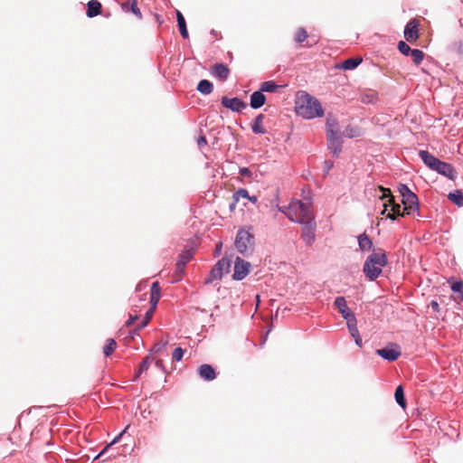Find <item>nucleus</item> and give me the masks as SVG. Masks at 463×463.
Returning <instances> with one entry per match:
<instances>
[{
    "instance_id": "f257e3e1",
    "label": "nucleus",
    "mask_w": 463,
    "mask_h": 463,
    "mask_svg": "<svg viewBox=\"0 0 463 463\" xmlns=\"http://www.w3.org/2000/svg\"><path fill=\"white\" fill-rule=\"evenodd\" d=\"M295 109L298 115L307 119L324 116V109L320 101L306 91H298L297 93Z\"/></svg>"
},
{
    "instance_id": "f03ea898",
    "label": "nucleus",
    "mask_w": 463,
    "mask_h": 463,
    "mask_svg": "<svg viewBox=\"0 0 463 463\" xmlns=\"http://www.w3.org/2000/svg\"><path fill=\"white\" fill-rule=\"evenodd\" d=\"M388 264L386 253L383 250L378 249L370 254L364 264L363 271L370 280H375L383 271V268Z\"/></svg>"
},
{
    "instance_id": "7ed1b4c3",
    "label": "nucleus",
    "mask_w": 463,
    "mask_h": 463,
    "mask_svg": "<svg viewBox=\"0 0 463 463\" xmlns=\"http://www.w3.org/2000/svg\"><path fill=\"white\" fill-rule=\"evenodd\" d=\"M419 156L430 169L438 172L450 180H454L456 178L457 173L452 165L440 161L426 150H420L419 152Z\"/></svg>"
},
{
    "instance_id": "20e7f679",
    "label": "nucleus",
    "mask_w": 463,
    "mask_h": 463,
    "mask_svg": "<svg viewBox=\"0 0 463 463\" xmlns=\"http://www.w3.org/2000/svg\"><path fill=\"white\" fill-rule=\"evenodd\" d=\"M287 216L290 221L303 222L314 219L311 205L299 200H293L287 208Z\"/></svg>"
},
{
    "instance_id": "39448f33",
    "label": "nucleus",
    "mask_w": 463,
    "mask_h": 463,
    "mask_svg": "<svg viewBox=\"0 0 463 463\" xmlns=\"http://www.w3.org/2000/svg\"><path fill=\"white\" fill-rule=\"evenodd\" d=\"M378 189L383 193L380 196V199L384 200L387 198V201L383 203L384 210L383 213H384L388 206H392V213L387 214V218L395 220L398 216L407 215L406 213H403V211L401 212L400 204L394 203L393 196L392 195L391 190L389 188H384L380 185L378 186Z\"/></svg>"
},
{
    "instance_id": "423d86ee",
    "label": "nucleus",
    "mask_w": 463,
    "mask_h": 463,
    "mask_svg": "<svg viewBox=\"0 0 463 463\" xmlns=\"http://www.w3.org/2000/svg\"><path fill=\"white\" fill-rule=\"evenodd\" d=\"M232 261L227 258H222L211 269L209 276L205 279V284H211L214 280H219L223 274L228 273L231 269Z\"/></svg>"
},
{
    "instance_id": "0eeeda50",
    "label": "nucleus",
    "mask_w": 463,
    "mask_h": 463,
    "mask_svg": "<svg viewBox=\"0 0 463 463\" xmlns=\"http://www.w3.org/2000/svg\"><path fill=\"white\" fill-rule=\"evenodd\" d=\"M253 237L252 235L244 230H240L237 233L236 239H235V247L237 250L244 254L249 247H250L253 244Z\"/></svg>"
},
{
    "instance_id": "6e6552de",
    "label": "nucleus",
    "mask_w": 463,
    "mask_h": 463,
    "mask_svg": "<svg viewBox=\"0 0 463 463\" xmlns=\"http://www.w3.org/2000/svg\"><path fill=\"white\" fill-rule=\"evenodd\" d=\"M402 203L403 204V213L408 215L411 214L419 208V200L414 193L403 194Z\"/></svg>"
},
{
    "instance_id": "1a4fd4ad",
    "label": "nucleus",
    "mask_w": 463,
    "mask_h": 463,
    "mask_svg": "<svg viewBox=\"0 0 463 463\" xmlns=\"http://www.w3.org/2000/svg\"><path fill=\"white\" fill-rule=\"evenodd\" d=\"M250 263L237 257L234 264L233 279L236 280L243 279L250 271Z\"/></svg>"
},
{
    "instance_id": "9d476101",
    "label": "nucleus",
    "mask_w": 463,
    "mask_h": 463,
    "mask_svg": "<svg viewBox=\"0 0 463 463\" xmlns=\"http://www.w3.org/2000/svg\"><path fill=\"white\" fill-rule=\"evenodd\" d=\"M300 224H302V238L307 244L310 245L315 240L316 222L314 219H308Z\"/></svg>"
},
{
    "instance_id": "9b49d317",
    "label": "nucleus",
    "mask_w": 463,
    "mask_h": 463,
    "mask_svg": "<svg viewBox=\"0 0 463 463\" xmlns=\"http://www.w3.org/2000/svg\"><path fill=\"white\" fill-rule=\"evenodd\" d=\"M419 21L411 19L405 26L404 38L407 42L413 43L419 38Z\"/></svg>"
},
{
    "instance_id": "f8f14e48",
    "label": "nucleus",
    "mask_w": 463,
    "mask_h": 463,
    "mask_svg": "<svg viewBox=\"0 0 463 463\" xmlns=\"http://www.w3.org/2000/svg\"><path fill=\"white\" fill-rule=\"evenodd\" d=\"M327 147L335 156H338L342 151L341 134L326 135Z\"/></svg>"
},
{
    "instance_id": "ddd939ff",
    "label": "nucleus",
    "mask_w": 463,
    "mask_h": 463,
    "mask_svg": "<svg viewBox=\"0 0 463 463\" xmlns=\"http://www.w3.org/2000/svg\"><path fill=\"white\" fill-rule=\"evenodd\" d=\"M335 306L342 315V317L347 321L355 318L354 314L352 310L347 307L346 300L344 297H337L335 299Z\"/></svg>"
},
{
    "instance_id": "4468645a",
    "label": "nucleus",
    "mask_w": 463,
    "mask_h": 463,
    "mask_svg": "<svg viewBox=\"0 0 463 463\" xmlns=\"http://www.w3.org/2000/svg\"><path fill=\"white\" fill-rule=\"evenodd\" d=\"M222 105L232 111L240 112L247 107V104L238 98L229 99L223 97L222 99Z\"/></svg>"
},
{
    "instance_id": "2eb2a0df",
    "label": "nucleus",
    "mask_w": 463,
    "mask_h": 463,
    "mask_svg": "<svg viewBox=\"0 0 463 463\" xmlns=\"http://www.w3.org/2000/svg\"><path fill=\"white\" fill-rule=\"evenodd\" d=\"M376 354L382 358L392 362L400 357L401 351L399 350L398 346H396L395 348L385 347L382 349H377Z\"/></svg>"
},
{
    "instance_id": "dca6fc26",
    "label": "nucleus",
    "mask_w": 463,
    "mask_h": 463,
    "mask_svg": "<svg viewBox=\"0 0 463 463\" xmlns=\"http://www.w3.org/2000/svg\"><path fill=\"white\" fill-rule=\"evenodd\" d=\"M200 377L205 381H213L216 378L214 368L210 364H202L198 368Z\"/></svg>"
},
{
    "instance_id": "f3484780",
    "label": "nucleus",
    "mask_w": 463,
    "mask_h": 463,
    "mask_svg": "<svg viewBox=\"0 0 463 463\" xmlns=\"http://www.w3.org/2000/svg\"><path fill=\"white\" fill-rule=\"evenodd\" d=\"M326 135L340 134L338 120L332 114H328L326 122Z\"/></svg>"
},
{
    "instance_id": "a211bd4d",
    "label": "nucleus",
    "mask_w": 463,
    "mask_h": 463,
    "mask_svg": "<svg viewBox=\"0 0 463 463\" xmlns=\"http://www.w3.org/2000/svg\"><path fill=\"white\" fill-rule=\"evenodd\" d=\"M363 61L362 57H354V58H349L343 62L336 64V69H342L345 71H350L355 69L358 65H360Z\"/></svg>"
},
{
    "instance_id": "6ab92c4d",
    "label": "nucleus",
    "mask_w": 463,
    "mask_h": 463,
    "mask_svg": "<svg viewBox=\"0 0 463 463\" xmlns=\"http://www.w3.org/2000/svg\"><path fill=\"white\" fill-rule=\"evenodd\" d=\"M212 72L221 80H225L229 77L230 70L228 66L223 63H216L213 65Z\"/></svg>"
},
{
    "instance_id": "aec40b11",
    "label": "nucleus",
    "mask_w": 463,
    "mask_h": 463,
    "mask_svg": "<svg viewBox=\"0 0 463 463\" xmlns=\"http://www.w3.org/2000/svg\"><path fill=\"white\" fill-rule=\"evenodd\" d=\"M161 297V288L157 281L153 282L150 289V304L153 308L156 307V305Z\"/></svg>"
},
{
    "instance_id": "412c9836",
    "label": "nucleus",
    "mask_w": 463,
    "mask_h": 463,
    "mask_svg": "<svg viewBox=\"0 0 463 463\" xmlns=\"http://www.w3.org/2000/svg\"><path fill=\"white\" fill-rule=\"evenodd\" d=\"M266 97L263 92L260 90L254 91L250 96V107L252 109H259L265 104Z\"/></svg>"
},
{
    "instance_id": "4be33fe9",
    "label": "nucleus",
    "mask_w": 463,
    "mask_h": 463,
    "mask_svg": "<svg viewBox=\"0 0 463 463\" xmlns=\"http://www.w3.org/2000/svg\"><path fill=\"white\" fill-rule=\"evenodd\" d=\"M101 4L97 0H90L88 3L87 15L94 17L101 13Z\"/></svg>"
},
{
    "instance_id": "5701e85b",
    "label": "nucleus",
    "mask_w": 463,
    "mask_h": 463,
    "mask_svg": "<svg viewBox=\"0 0 463 463\" xmlns=\"http://www.w3.org/2000/svg\"><path fill=\"white\" fill-rule=\"evenodd\" d=\"M358 245L362 251H369L373 248V241L365 232L358 236Z\"/></svg>"
},
{
    "instance_id": "b1692460",
    "label": "nucleus",
    "mask_w": 463,
    "mask_h": 463,
    "mask_svg": "<svg viewBox=\"0 0 463 463\" xmlns=\"http://www.w3.org/2000/svg\"><path fill=\"white\" fill-rule=\"evenodd\" d=\"M263 119H264V115L260 114L255 118L254 121L252 122L251 128L255 134L266 133V129L263 127Z\"/></svg>"
},
{
    "instance_id": "393cba45",
    "label": "nucleus",
    "mask_w": 463,
    "mask_h": 463,
    "mask_svg": "<svg viewBox=\"0 0 463 463\" xmlns=\"http://www.w3.org/2000/svg\"><path fill=\"white\" fill-rule=\"evenodd\" d=\"M177 24L183 38L187 39L189 34L186 28L185 20L180 11H176Z\"/></svg>"
},
{
    "instance_id": "a878e982",
    "label": "nucleus",
    "mask_w": 463,
    "mask_h": 463,
    "mask_svg": "<svg viewBox=\"0 0 463 463\" xmlns=\"http://www.w3.org/2000/svg\"><path fill=\"white\" fill-rule=\"evenodd\" d=\"M194 254V249H185L179 255L178 260L180 263H183L184 266L193 259Z\"/></svg>"
},
{
    "instance_id": "bb28decb",
    "label": "nucleus",
    "mask_w": 463,
    "mask_h": 463,
    "mask_svg": "<svg viewBox=\"0 0 463 463\" xmlns=\"http://www.w3.org/2000/svg\"><path fill=\"white\" fill-rule=\"evenodd\" d=\"M449 200L458 206H463V193L460 190H456L453 193L448 194Z\"/></svg>"
},
{
    "instance_id": "cd10ccee",
    "label": "nucleus",
    "mask_w": 463,
    "mask_h": 463,
    "mask_svg": "<svg viewBox=\"0 0 463 463\" xmlns=\"http://www.w3.org/2000/svg\"><path fill=\"white\" fill-rule=\"evenodd\" d=\"M280 86L276 84L273 80H268L261 83L260 90L262 92H276Z\"/></svg>"
},
{
    "instance_id": "c85d7f7f",
    "label": "nucleus",
    "mask_w": 463,
    "mask_h": 463,
    "mask_svg": "<svg viewBox=\"0 0 463 463\" xmlns=\"http://www.w3.org/2000/svg\"><path fill=\"white\" fill-rule=\"evenodd\" d=\"M197 90L203 94H210L213 91V84L207 80H202L197 85Z\"/></svg>"
},
{
    "instance_id": "c756f323",
    "label": "nucleus",
    "mask_w": 463,
    "mask_h": 463,
    "mask_svg": "<svg viewBox=\"0 0 463 463\" xmlns=\"http://www.w3.org/2000/svg\"><path fill=\"white\" fill-rule=\"evenodd\" d=\"M250 196L248 191L246 189H239L233 194V203L231 204L230 208L232 210L235 208L236 203L239 202L240 198H246L248 199Z\"/></svg>"
},
{
    "instance_id": "7c9ffc66",
    "label": "nucleus",
    "mask_w": 463,
    "mask_h": 463,
    "mask_svg": "<svg viewBox=\"0 0 463 463\" xmlns=\"http://www.w3.org/2000/svg\"><path fill=\"white\" fill-rule=\"evenodd\" d=\"M394 396H395V400H396L397 403L402 409H405V407H406V400H405V397H404V392H403V388H402V385H399L396 388Z\"/></svg>"
},
{
    "instance_id": "2f4dec72",
    "label": "nucleus",
    "mask_w": 463,
    "mask_h": 463,
    "mask_svg": "<svg viewBox=\"0 0 463 463\" xmlns=\"http://www.w3.org/2000/svg\"><path fill=\"white\" fill-rule=\"evenodd\" d=\"M116 347H117L116 341L112 338H109L107 340V343H106L105 346L103 347V354H105V356L108 357L116 350Z\"/></svg>"
},
{
    "instance_id": "473e14b6",
    "label": "nucleus",
    "mask_w": 463,
    "mask_h": 463,
    "mask_svg": "<svg viewBox=\"0 0 463 463\" xmlns=\"http://www.w3.org/2000/svg\"><path fill=\"white\" fill-rule=\"evenodd\" d=\"M346 324H347L349 332H350L351 335L354 338L360 335L359 331H358V328H357V320H356V318H353V319L347 321Z\"/></svg>"
},
{
    "instance_id": "72a5a7b5",
    "label": "nucleus",
    "mask_w": 463,
    "mask_h": 463,
    "mask_svg": "<svg viewBox=\"0 0 463 463\" xmlns=\"http://www.w3.org/2000/svg\"><path fill=\"white\" fill-rule=\"evenodd\" d=\"M307 36L308 35L307 31L304 28L300 27L297 30L294 40L298 43H302L304 41L307 40Z\"/></svg>"
},
{
    "instance_id": "f704fd0d",
    "label": "nucleus",
    "mask_w": 463,
    "mask_h": 463,
    "mask_svg": "<svg viewBox=\"0 0 463 463\" xmlns=\"http://www.w3.org/2000/svg\"><path fill=\"white\" fill-rule=\"evenodd\" d=\"M155 310H156V308H153V307H150V308L146 311L144 319L137 326V329H141V328L145 327L149 323V321L151 320V318L154 315Z\"/></svg>"
},
{
    "instance_id": "c9c22d12",
    "label": "nucleus",
    "mask_w": 463,
    "mask_h": 463,
    "mask_svg": "<svg viewBox=\"0 0 463 463\" xmlns=\"http://www.w3.org/2000/svg\"><path fill=\"white\" fill-rule=\"evenodd\" d=\"M411 55L412 61L417 65L420 64L424 58L423 52L419 49H413L411 52Z\"/></svg>"
},
{
    "instance_id": "e433bc0d",
    "label": "nucleus",
    "mask_w": 463,
    "mask_h": 463,
    "mask_svg": "<svg viewBox=\"0 0 463 463\" xmlns=\"http://www.w3.org/2000/svg\"><path fill=\"white\" fill-rule=\"evenodd\" d=\"M184 269L185 266L183 263H180L179 261L176 262V268L174 273L175 281H179L182 279V276L184 272Z\"/></svg>"
},
{
    "instance_id": "4c0bfd02",
    "label": "nucleus",
    "mask_w": 463,
    "mask_h": 463,
    "mask_svg": "<svg viewBox=\"0 0 463 463\" xmlns=\"http://www.w3.org/2000/svg\"><path fill=\"white\" fill-rule=\"evenodd\" d=\"M398 49L399 51L408 56L409 54H411L412 49H411V47L404 42L401 41L399 43H398Z\"/></svg>"
},
{
    "instance_id": "58836bf2",
    "label": "nucleus",
    "mask_w": 463,
    "mask_h": 463,
    "mask_svg": "<svg viewBox=\"0 0 463 463\" xmlns=\"http://www.w3.org/2000/svg\"><path fill=\"white\" fill-rule=\"evenodd\" d=\"M123 435V432L119 433L109 445H107L100 452L99 454L96 457V458L103 456L105 454V452L109 449V448L110 446H112L113 444L117 443L119 439L122 437Z\"/></svg>"
},
{
    "instance_id": "ea45409f",
    "label": "nucleus",
    "mask_w": 463,
    "mask_h": 463,
    "mask_svg": "<svg viewBox=\"0 0 463 463\" xmlns=\"http://www.w3.org/2000/svg\"><path fill=\"white\" fill-rule=\"evenodd\" d=\"M128 12H132L137 18H141L142 14L140 9L137 7V3H133L128 6Z\"/></svg>"
},
{
    "instance_id": "a19ab883",
    "label": "nucleus",
    "mask_w": 463,
    "mask_h": 463,
    "mask_svg": "<svg viewBox=\"0 0 463 463\" xmlns=\"http://www.w3.org/2000/svg\"><path fill=\"white\" fill-rule=\"evenodd\" d=\"M184 350L181 347H176L173 352V360L178 362L183 358Z\"/></svg>"
},
{
    "instance_id": "79ce46f5",
    "label": "nucleus",
    "mask_w": 463,
    "mask_h": 463,
    "mask_svg": "<svg viewBox=\"0 0 463 463\" xmlns=\"http://www.w3.org/2000/svg\"><path fill=\"white\" fill-rule=\"evenodd\" d=\"M149 365H150V362H149V356H146L143 361L142 363L139 364V373H142L143 372H146L148 368H149Z\"/></svg>"
},
{
    "instance_id": "37998d69",
    "label": "nucleus",
    "mask_w": 463,
    "mask_h": 463,
    "mask_svg": "<svg viewBox=\"0 0 463 463\" xmlns=\"http://www.w3.org/2000/svg\"><path fill=\"white\" fill-rule=\"evenodd\" d=\"M462 287H463L462 282L455 281L451 285V289L455 292V294H457L458 292H462Z\"/></svg>"
},
{
    "instance_id": "c03bdc74",
    "label": "nucleus",
    "mask_w": 463,
    "mask_h": 463,
    "mask_svg": "<svg viewBox=\"0 0 463 463\" xmlns=\"http://www.w3.org/2000/svg\"><path fill=\"white\" fill-rule=\"evenodd\" d=\"M240 175L250 178L252 175L251 171L248 167H241L239 171Z\"/></svg>"
},
{
    "instance_id": "a18cd8bd",
    "label": "nucleus",
    "mask_w": 463,
    "mask_h": 463,
    "mask_svg": "<svg viewBox=\"0 0 463 463\" xmlns=\"http://www.w3.org/2000/svg\"><path fill=\"white\" fill-rule=\"evenodd\" d=\"M399 191L402 194V196L403 197V194H410V193H412L409 187L405 184H401L400 185V188H399Z\"/></svg>"
},
{
    "instance_id": "49530a36",
    "label": "nucleus",
    "mask_w": 463,
    "mask_h": 463,
    "mask_svg": "<svg viewBox=\"0 0 463 463\" xmlns=\"http://www.w3.org/2000/svg\"><path fill=\"white\" fill-rule=\"evenodd\" d=\"M137 319H138V316H137V315H132V314H130V315H129V318H128V320L126 322V326H132V325L134 324V322H135L136 320H137Z\"/></svg>"
},
{
    "instance_id": "de8ad7c7",
    "label": "nucleus",
    "mask_w": 463,
    "mask_h": 463,
    "mask_svg": "<svg viewBox=\"0 0 463 463\" xmlns=\"http://www.w3.org/2000/svg\"><path fill=\"white\" fill-rule=\"evenodd\" d=\"M133 3H137V0H127L125 3L122 4V9L125 12H128V6Z\"/></svg>"
},
{
    "instance_id": "09e8293b",
    "label": "nucleus",
    "mask_w": 463,
    "mask_h": 463,
    "mask_svg": "<svg viewBox=\"0 0 463 463\" xmlns=\"http://www.w3.org/2000/svg\"><path fill=\"white\" fill-rule=\"evenodd\" d=\"M430 306L433 308V310H435L436 312L439 311V303L436 300H432L430 302Z\"/></svg>"
},
{
    "instance_id": "8fccbe9b",
    "label": "nucleus",
    "mask_w": 463,
    "mask_h": 463,
    "mask_svg": "<svg viewBox=\"0 0 463 463\" xmlns=\"http://www.w3.org/2000/svg\"><path fill=\"white\" fill-rule=\"evenodd\" d=\"M197 143H198L199 146H201L202 145H205L206 144L205 137H203V136L199 137V138L197 139Z\"/></svg>"
},
{
    "instance_id": "3c124183",
    "label": "nucleus",
    "mask_w": 463,
    "mask_h": 463,
    "mask_svg": "<svg viewBox=\"0 0 463 463\" xmlns=\"http://www.w3.org/2000/svg\"><path fill=\"white\" fill-rule=\"evenodd\" d=\"M454 299L457 302L462 301L463 300V292H458V293L455 294Z\"/></svg>"
},
{
    "instance_id": "603ef678",
    "label": "nucleus",
    "mask_w": 463,
    "mask_h": 463,
    "mask_svg": "<svg viewBox=\"0 0 463 463\" xmlns=\"http://www.w3.org/2000/svg\"><path fill=\"white\" fill-rule=\"evenodd\" d=\"M354 341L357 345L362 346V337L360 335L354 337Z\"/></svg>"
},
{
    "instance_id": "864d4df0",
    "label": "nucleus",
    "mask_w": 463,
    "mask_h": 463,
    "mask_svg": "<svg viewBox=\"0 0 463 463\" xmlns=\"http://www.w3.org/2000/svg\"><path fill=\"white\" fill-rule=\"evenodd\" d=\"M222 243L221 241H219L217 244H216V249H215V251L217 254L220 253V251L222 250Z\"/></svg>"
},
{
    "instance_id": "5fc2aeb1",
    "label": "nucleus",
    "mask_w": 463,
    "mask_h": 463,
    "mask_svg": "<svg viewBox=\"0 0 463 463\" xmlns=\"http://www.w3.org/2000/svg\"><path fill=\"white\" fill-rule=\"evenodd\" d=\"M156 365L158 368H163V366H164L163 360H161V359L156 360Z\"/></svg>"
},
{
    "instance_id": "6e6d98bb",
    "label": "nucleus",
    "mask_w": 463,
    "mask_h": 463,
    "mask_svg": "<svg viewBox=\"0 0 463 463\" xmlns=\"http://www.w3.org/2000/svg\"><path fill=\"white\" fill-rule=\"evenodd\" d=\"M325 164H326V168L327 171L329 169H331V167L333 166V163L330 162V161H326Z\"/></svg>"
},
{
    "instance_id": "4d7b16f0",
    "label": "nucleus",
    "mask_w": 463,
    "mask_h": 463,
    "mask_svg": "<svg viewBox=\"0 0 463 463\" xmlns=\"http://www.w3.org/2000/svg\"><path fill=\"white\" fill-rule=\"evenodd\" d=\"M248 200L253 203H256L258 201L256 196H250V195L249 196Z\"/></svg>"
},
{
    "instance_id": "13d9d810",
    "label": "nucleus",
    "mask_w": 463,
    "mask_h": 463,
    "mask_svg": "<svg viewBox=\"0 0 463 463\" xmlns=\"http://www.w3.org/2000/svg\"><path fill=\"white\" fill-rule=\"evenodd\" d=\"M279 211L285 213L287 214V209L284 207H278Z\"/></svg>"
},
{
    "instance_id": "bf43d9fd",
    "label": "nucleus",
    "mask_w": 463,
    "mask_h": 463,
    "mask_svg": "<svg viewBox=\"0 0 463 463\" xmlns=\"http://www.w3.org/2000/svg\"><path fill=\"white\" fill-rule=\"evenodd\" d=\"M140 374L141 373H139V369H138L137 372L135 373L134 380L137 379L140 376Z\"/></svg>"
}]
</instances>
